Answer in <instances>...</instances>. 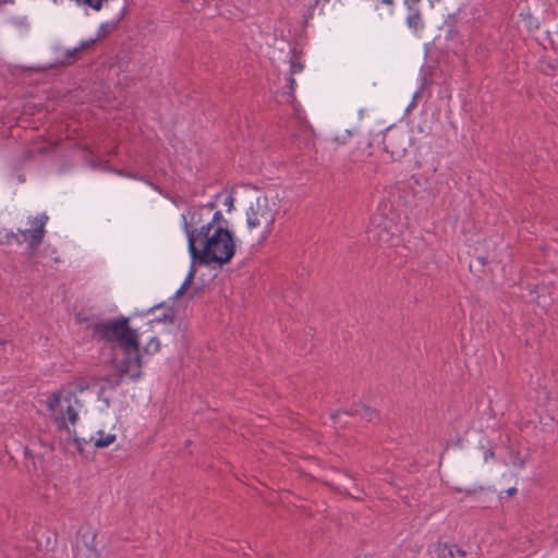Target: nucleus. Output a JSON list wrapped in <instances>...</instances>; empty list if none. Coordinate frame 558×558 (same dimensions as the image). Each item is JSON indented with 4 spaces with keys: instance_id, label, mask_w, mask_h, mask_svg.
<instances>
[{
    "instance_id": "obj_5",
    "label": "nucleus",
    "mask_w": 558,
    "mask_h": 558,
    "mask_svg": "<svg viewBox=\"0 0 558 558\" xmlns=\"http://www.w3.org/2000/svg\"><path fill=\"white\" fill-rule=\"evenodd\" d=\"M71 439L80 450H82L83 444H93L96 448H107L117 439L116 421L108 414H99L90 423L88 430L83 429L80 436L75 432Z\"/></svg>"
},
{
    "instance_id": "obj_19",
    "label": "nucleus",
    "mask_w": 558,
    "mask_h": 558,
    "mask_svg": "<svg viewBox=\"0 0 558 558\" xmlns=\"http://www.w3.org/2000/svg\"><path fill=\"white\" fill-rule=\"evenodd\" d=\"M289 85H290V90H291V93H293V92H294V89H295V87H296V85H298V84H296V82H295V80H294L293 77H290V78H289Z\"/></svg>"
},
{
    "instance_id": "obj_6",
    "label": "nucleus",
    "mask_w": 558,
    "mask_h": 558,
    "mask_svg": "<svg viewBox=\"0 0 558 558\" xmlns=\"http://www.w3.org/2000/svg\"><path fill=\"white\" fill-rule=\"evenodd\" d=\"M48 219L49 218L46 214L28 217L26 222L28 227L25 229H19V233L22 234L23 241L27 242L31 248H36L43 242Z\"/></svg>"
},
{
    "instance_id": "obj_18",
    "label": "nucleus",
    "mask_w": 558,
    "mask_h": 558,
    "mask_svg": "<svg viewBox=\"0 0 558 558\" xmlns=\"http://www.w3.org/2000/svg\"><path fill=\"white\" fill-rule=\"evenodd\" d=\"M453 548V551H454V558L457 557H461V558H464L466 553L465 550L461 549V548H458L457 546H451Z\"/></svg>"
},
{
    "instance_id": "obj_16",
    "label": "nucleus",
    "mask_w": 558,
    "mask_h": 558,
    "mask_svg": "<svg viewBox=\"0 0 558 558\" xmlns=\"http://www.w3.org/2000/svg\"><path fill=\"white\" fill-rule=\"evenodd\" d=\"M291 74L301 73L303 71V64L296 61H292L290 65Z\"/></svg>"
},
{
    "instance_id": "obj_7",
    "label": "nucleus",
    "mask_w": 558,
    "mask_h": 558,
    "mask_svg": "<svg viewBox=\"0 0 558 558\" xmlns=\"http://www.w3.org/2000/svg\"><path fill=\"white\" fill-rule=\"evenodd\" d=\"M371 225L377 233V242L379 244L393 245L395 240H398V236H396L398 227L392 218L375 214L371 219Z\"/></svg>"
},
{
    "instance_id": "obj_2",
    "label": "nucleus",
    "mask_w": 558,
    "mask_h": 558,
    "mask_svg": "<svg viewBox=\"0 0 558 558\" xmlns=\"http://www.w3.org/2000/svg\"><path fill=\"white\" fill-rule=\"evenodd\" d=\"M94 336L107 342L116 343L122 351V357L116 363L119 377L109 379L118 386L123 378L137 379L142 375L140 341L137 331L129 326V318L121 316L117 319L96 322L93 325Z\"/></svg>"
},
{
    "instance_id": "obj_11",
    "label": "nucleus",
    "mask_w": 558,
    "mask_h": 558,
    "mask_svg": "<svg viewBox=\"0 0 558 558\" xmlns=\"http://www.w3.org/2000/svg\"><path fill=\"white\" fill-rule=\"evenodd\" d=\"M375 10L378 11L380 19L391 17L395 14L396 4L393 0H378L375 4Z\"/></svg>"
},
{
    "instance_id": "obj_17",
    "label": "nucleus",
    "mask_w": 558,
    "mask_h": 558,
    "mask_svg": "<svg viewBox=\"0 0 558 558\" xmlns=\"http://www.w3.org/2000/svg\"><path fill=\"white\" fill-rule=\"evenodd\" d=\"M234 199L231 195L227 196L225 198L223 205L228 207V210L230 211L233 208Z\"/></svg>"
},
{
    "instance_id": "obj_21",
    "label": "nucleus",
    "mask_w": 558,
    "mask_h": 558,
    "mask_svg": "<svg viewBox=\"0 0 558 558\" xmlns=\"http://www.w3.org/2000/svg\"><path fill=\"white\" fill-rule=\"evenodd\" d=\"M494 456V452L493 451H487L485 453V460H487L488 457H493Z\"/></svg>"
},
{
    "instance_id": "obj_12",
    "label": "nucleus",
    "mask_w": 558,
    "mask_h": 558,
    "mask_svg": "<svg viewBox=\"0 0 558 558\" xmlns=\"http://www.w3.org/2000/svg\"><path fill=\"white\" fill-rule=\"evenodd\" d=\"M143 350L147 354H155L160 350V341L156 337H151Z\"/></svg>"
},
{
    "instance_id": "obj_8",
    "label": "nucleus",
    "mask_w": 558,
    "mask_h": 558,
    "mask_svg": "<svg viewBox=\"0 0 558 558\" xmlns=\"http://www.w3.org/2000/svg\"><path fill=\"white\" fill-rule=\"evenodd\" d=\"M117 26L118 23L113 21L101 23L95 38L81 41L76 47L66 51V57L72 59L77 58L80 53L92 48L98 40L114 32Z\"/></svg>"
},
{
    "instance_id": "obj_10",
    "label": "nucleus",
    "mask_w": 558,
    "mask_h": 558,
    "mask_svg": "<svg viewBox=\"0 0 558 558\" xmlns=\"http://www.w3.org/2000/svg\"><path fill=\"white\" fill-rule=\"evenodd\" d=\"M404 23L415 37H422L425 31V21L422 10L405 13Z\"/></svg>"
},
{
    "instance_id": "obj_15",
    "label": "nucleus",
    "mask_w": 558,
    "mask_h": 558,
    "mask_svg": "<svg viewBox=\"0 0 558 558\" xmlns=\"http://www.w3.org/2000/svg\"><path fill=\"white\" fill-rule=\"evenodd\" d=\"M437 548H438V556L440 558H446L447 556L454 558V551L451 546H448L447 544H438Z\"/></svg>"
},
{
    "instance_id": "obj_3",
    "label": "nucleus",
    "mask_w": 558,
    "mask_h": 558,
    "mask_svg": "<svg viewBox=\"0 0 558 558\" xmlns=\"http://www.w3.org/2000/svg\"><path fill=\"white\" fill-rule=\"evenodd\" d=\"M40 402L57 429L65 434V440H70L75 435L74 427L84 407L76 392L70 387H62L46 395Z\"/></svg>"
},
{
    "instance_id": "obj_14",
    "label": "nucleus",
    "mask_w": 558,
    "mask_h": 558,
    "mask_svg": "<svg viewBox=\"0 0 558 558\" xmlns=\"http://www.w3.org/2000/svg\"><path fill=\"white\" fill-rule=\"evenodd\" d=\"M422 0H402L403 8L405 9V13L421 10Z\"/></svg>"
},
{
    "instance_id": "obj_1",
    "label": "nucleus",
    "mask_w": 558,
    "mask_h": 558,
    "mask_svg": "<svg viewBox=\"0 0 558 558\" xmlns=\"http://www.w3.org/2000/svg\"><path fill=\"white\" fill-rule=\"evenodd\" d=\"M181 220L192 265L175 291V298L185 294L191 287L195 277V264L222 267L232 260L236 252L234 233L221 210L216 209L215 203L189 208L182 213Z\"/></svg>"
},
{
    "instance_id": "obj_20",
    "label": "nucleus",
    "mask_w": 558,
    "mask_h": 558,
    "mask_svg": "<svg viewBox=\"0 0 558 558\" xmlns=\"http://www.w3.org/2000/svg\"><path fill=\"white\" fill-rule=\"evenodd\" d=\"M329 1H330V0H315V3H314V4H315V5H318L319 3H323V5H324V4L328 3Z\"/></svg>"
},
{
    "instance_id": "obj_13",
    "label": "nucleus",
    "mask_w": 558,
    "mask_h": 558,
    "mask_svg": "<svg viewBox=\"0 0 558 558\" xmlns=\"http://www.w3.org/2000/svg\"><path fill=\"white\" fill-rule=\"evenodd\" d=\"M354 413L360 414L367 422H372L377 416L376 412L367 407H362L361 410H355Z\"/></svg>"
},
{
    "instance_id": "obj_4",
    "label": "nucleus",
    "mask_w": 558,
    "mask_h": 558,
    "mask_svg": "<svg viewBox=\"0 0 558 558\" xmlns=\"http://www.w3.org/2000/svg\"><path fill=\"white\" fill-rule=\"evenodd\" d=\"M280 209L277 196L260 195L250 204L246 210V227L250 231H258V240H266L274 229Z\"/></svg>"
},
{
    "instance_id": "obj_9",
    "label": "nucleus",
    "mask_w": 558,
    "mask_h": 558,
    "mask_svg": "<svg viewBox=\"0 0 558 558\" xmlns=\"http://www.w3.org/2000/svg\"><path fill=\"white\" fill-rule=\"evenodd\" d=\"M82 544L76 546V558H99V554L94 546L96 535L93 531L81 532Z\"/></svg>"
},
{
    "instance_id": "obj_23",
    "label": "nucleus",
    "mask_w": 558,
    "mask_h": 558,
    "mask_svg": "<svg viewBox=\"0 0 558 558\" xmlns=\"http://www.w3.org/2000/svg\"><path fill=\"white\" fill-rule=\"evenodd\" d=\"M53 3L61 2L62 0H51Z\"/></svg>"
},
{
    "instance_id": "obj_22",
    "label": "nucleus",
    "mask_w": 558,
    "mask_h": 558,
    "mask_svg": "<svg viewBox=\"0 0 558 558\" xmlns=\"http://www.w3.org/2000/svg\"><path fill=\"white\" fill-rule=\"evenodd\" d=\"M514 492H515V488H509L507 490L508 495H512V494H514Z\"/></svg>"
}]
</instances>
